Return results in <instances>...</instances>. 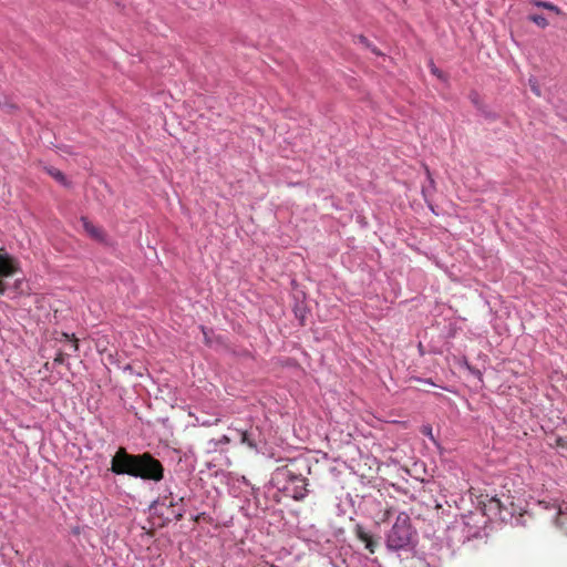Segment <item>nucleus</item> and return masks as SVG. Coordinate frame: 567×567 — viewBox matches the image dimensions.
<instances>
[{
  "instance_id": "nucleus-1",
  "label": "nucleus",
  "mask_w": 567,
  "mask_h": 567,
  "mask_svg": "<svg viewBox=\"0 0 567 567\" xmlns=\"http://www.w3.org/2000/svg\"><path fill=\"white\" fill-rule=\"evenodd\" d=\"M111 471L116 475H130L144 481L159 482L164 477V466L151 453L131 454L120 447L111 460Z\"/></svg>"
},
{
  "instance_id": "nucleus-2",
  "label": "nucleus",
  "mask_w": 567,
  "mask_h": 567,
  "mask_svg": "<svg viewBox=\"0 0 567 567\" xmlns=\"http://www.w3.org/2000/svg\"><path fill=\"white\" fill-rule=\"evenodd\" d=\"M414 535L409 514L402 512L386 536V547L390 550L405 549L411 545Z\"/></svg>"
},
{
  "instance_id": "nucleus-3",
  "label": "nucleus",
  "mask_w": 567,
  "mask_h": 567,
  "mask_svg": "<svg viewBox=\"0 0 567 567\" xmlns=\"http://www.w3.org/2000/svg\"><path fill=\"white\" fill-rule=\"evenodd\" d=\"M481 504L483 506L484 514L489 518H499L504 520L506 518L504 513H507L511 516L515 513L514 503L509 496L502 499L496 495L491 497L486 495L485 499L481 501Z\"/></svg>"
},
{
  "instance_id": "nucleus-4",
  "label": "nucleus",
  "mask_w": 567,
  "mask_h": 567,
  "mask_svg": "<svg viewBox=\"0 0 567 567\" xmlns=\"http://www.w3.org/2000/svg\"><path fill=\"white\" fill-rule=\"evenodd\" d=\"M287 476L289 480V485L286 486V489L291 493V496L296 501L303 499L307 494V478L303 477L301 474H295L291 471H287Z\"/></svg>"
},
{
  "instance_id": "nucleus-5",
  "label": "nucleus",
  "mask_w": 567,
  "mask_h": 567,
  "mask_svg": "<svg viewBox=\"0 0 567 567\" xmlns=\"http://www.w3.org/2000/svg\"><path fill=\"white\" fill-rule=\"evenodd\" d=\"M20 270L19 262L8 252L0 254V277H11Z\"/></svg>"
},
{
  "instance_id": "nucleus-6",
  "label": "nucleus",
  "mask_w": 567,
  "mask_h": 567,
  "mask_svg": "<svg viewBox=\"0 0 567 567\" xmlns=\"http://www.w3.org/2000/svg\"><path fill=\"white\" fill-rule=\"evenodd\" d=\"M354 533L357 538L365 545V548L371 554H373L378 546V543L374 540L373 536L369 534L361 525L355 526Z\"/></svg>"
},
{
  "instance_id": "nucleus-7",
  "label": "nucleus",
  "mask_w": 567,
  "mask_h": 567,
  "mask_svg": "<svg viewBox=\"0 0 567 567\" xmlns=\"http://www.w3.org/2000/svg\"><path fill=\"white\" fill-rule=\"evenodd\" d=\"M84 230L95 240L103 241L105 238L104 231L102 228L92 224L87 218H81Z\"/></svg>"
},
{
  "instance_id": "nucleus-8",
  "label": "nucleus",
  "mask_w": 567,
  "mask_h": 567,
  "mask_svg": "<svg viewBox=\"0 0 567 567\" xmlns=\"http://www.w3.org/2000/svg\"><path fill=\"white\" fill-rule=\"evenodd\" d=\"M551 508L555 511V524L567 530V505H553Z\"/></svg>"
},
{
  "instance_id": "nucleus-9",
  "label": "nucleus",
  "mask_w": 567,
  "mask_h": 567,
  "mask_svg": "<svg viewBox=\"0 0 567 567\" xmlns=\"http://www.w3.org/2000/svg\"><path fill=\"white\" fill-rule=\"evenodd\" d=\"M240 443L247 445L249 449H257V441L250 431H238Z\"/></svg>"
},
{
  "instance_id": "nucleus-10",
  "label": "nucleus",
  "mask_w": 567,
  "mask_h": 567,
  "mask_svg": "<svg viewBox=\"0 0 567 567\" xmlns=\"http://www.w3.org/2000/svg\"><path fill=\"white\" fill-rule=\"evenodd\" d=\"M47 173L51 177H53L56 182L61 183L62 185H65V186L68 185L66 177L60 169H58L55 167H48Z\"/></svg>"
},
{
  "instance_id": "nucleus-11",
  "label": "nucleus",
  "mask_w": 567,
  "mask_h": 567,
  "mask_svg": "<svg viewBox=\"0 0 567 567\" xmlns=\"http://www.w3.org/2000/svg\"><path fill=\"white\" fill-rule=\"evenodd\" d=\"M528 19L537 24L539 28H546L548 25L547 19L542 14H530Z\"/></svg>"
},
{
  "instance_id": "nucleus-12",
  "label": "nucleus",
  "mask_w": 567,
  "mask_h": 567,
  "mask_svg": "<svg viewBox=\"0 0 567 567\" xmlns=\"http://www.w3.org/2000/svg\"><path fill=\"white\" fill-rule=\"evenodd\" d=\"M534 4L537 6V7H542V8L548 9L550 11H554L556 14H560L561 13L560 9L557 6H555V4L550 3V2H545V1H540V0H534Z\"/></svg>"
},
{
  "instance_id": "nucleus-13",
  "label": "nucleus",
  "mask_w": 567,
  "mask_h": 567,
  "mask_svg": "<svg viewBox=\"0 0 567 567\" xmlns=\"http://www.w3.org/2000/svg\"><path fill=\"white\" fill-rule=\"evenodd\" d=\"M62 337L65 339V341L71 342V348L73 351L79 350V340L74 337V334L70 336L68 333H63Z\"/></svg>"
},
{
  "instance_id": "nucleus-14",
  "label": "nucleus",
  "mask_w": 567,
  "mask_h": 567,
  "mask_svg": "<svg viewBox=\"0 0 567 567\" xmlns=\"http://www.w3.org/2000/svg\"><path fill=\"white\" fill-rule=\"evenodd\" d=\"M7 290V285L2 280V277H0V295H3Z\"/></svg>"
},
{
  "instance_id": "nucleus-15",
  "label": "nucleus",
  "mask_w": 567,
  "mask_h": 567,
  "mask_svg": "<svg viewBox=\"0 0 567 567\" xmlns=\"http://www.w3.org/2000/svg\"><path fill=\"white\" fill-rule=\"evenodd\" d=\"M54 362L63 363L64 362V353L60 352L54 359Z\"/></svg>"
},
{
  "instance_id": "nucleus-16",
  "label": "nucleus",
  "mask_w": 567,
  "mask_h": 567,
  "mask_svg": "<svg viewBox=\"0 0 567 567\" xmlns=\"http://www.w3.org/2000/svg\"><path fill=\"white\" fill-rule=\"evenodd\" d=\"M390 515H391V509H386V511L384 512V515H383L382 522L388 520V519H389V517H390Z\"/></svg>"
},
{
  "instance_id": "nucleus-17",
  "label": "nucleus",
  "mask_w": 567,
  "mask_h": 567,
  "mask_svg": "<svg viewBox=\"0 0 567 567\" xmlns=\"http://www.w3.org/2000/svg\"><path fill=\"white\" fill-rule=\"evenodd\" d=\"M424 168H425V172H426L427 178L430 179V182H431V183H433V178H432V176H431V172H430L429 167L425 165V166H424Z\"/></svg>"
},
{
  "instance_id": "nucleus-18",
  "label": "nucleus",
  "mask_w": 567,
  "mask_h": 567,
  "mask_svg": "<svg viewBox=\"0 0 567 567\" xmlns=\"http://www.w3.org/2000/svg\"><path fill=\"white\" fill-rule=\"evenodd\" d=\"M220 442L221 443H229L230 440H229V437L227 435H223L221 439H220Z\"/></svg>"
},
{
  "instance_id": "nucleus-19",
  "label": "nucleus",
  "mask_w": 567,
  "mask_h": 567,
  "mask_svg": "<svg viewBox=\"0 0 567 567\" xmlns=\"http://www.w3.org/2000/svg\"><path fill=\"white\" fill-rule=\"evenodd\" d=\"M432 430L430 427H427L425 431H423V433L425 434H431Z\"/></svg>"
}]
</instances>
